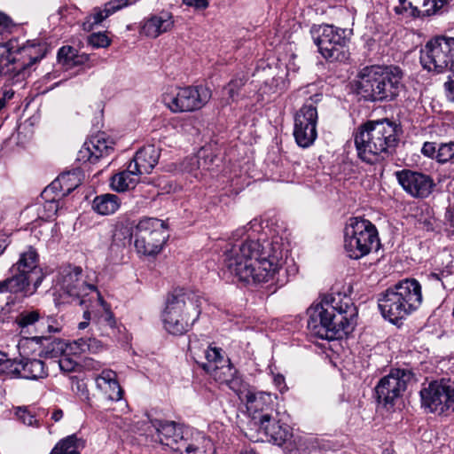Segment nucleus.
I'll use <instances>...</instances> for the list:
<instances>
[{
  "mask_svg": "<svg viewBox=\"0 0 454 454\" xmlns=\"http://www.w3.org/2000/svg\"><path fill=\"white\" fill-rule=\"evenodd\" d=\"M257 220L233 231L231 245L224 252V265L231 275L247 284L272 280L281 268L283 252L278 242L254 238Z\"/></svg>",
  "mask_w": 454,
  "mask_h": 454,
  "instance_id": "1",
  "label": "nucleus"
},
{
  "mask_svg": "<svg viewBox=\"0 0 454 454\" xmlns=\"http://www.w3.org/2000/svg\"><path fill=\"white\" fill-rule=\"evenodd\" d=\"M308 328L312 334L334 340L351 332L356 324V308L348 297L340 294L325 297L320 304L309 309Z\"/></svg>",
  "mask_w": 454,
  "mask_h": 454,
  "instance_id": "2",
  "label": "nucleus"
},
{
  "mask_svg": "<svg viewBox=\"0 0 454 454\" xmlns=\"http://www.w3.org/2000/svg\"><path fill=\"white\" fill-rule=\"evenodd\" d=\"M357 78V93L371 102L393 101L405 88L404 73L397 66L365 67Z\"/></svg>",
  "mask_w": 454,
  "mask_h": 454,
  "instance_id": "3",
  "label": "nucleus"
},
{
  "mask_svg": "<svg viewBox=\"0 0 454 454\" xmlns=\"http://www.w3.org/2000/svg\"><path fill=\"white\" fill-rule=\"evenodd\" d=\"M398 144L397 126L387 121H368L355 134L357 156L370 164L391 153Z\"/></svg>",
  "mask_w": 454,
  "mask_h": 454,
  "instance_id": "4",
  "label": "nucleus"
},
{
  "mask_svg": "<svg viewBox=\"0 0 454 454\" xmlns=\"http://www.w3.org/2000/svg\"><path fill=\"white\" fill-rule=\"evenodd\" d=\"M45 53L46 47L40 43L20 46L15 39L0 43V76L12 83L22 82Z\"/></svg>",
  "mask_w": 454,
  "mask_h": 454,
  "instance_id": "5",
  "label": "nucleus"
},
{
  "mask_svg": "<svg viewBox=\"0 0 454 454\" xmlns=\"http://www.w3.org/2000/svg\"><path fill=\"white\" fill-rule=\"evenodd\" d=\"M9 271L11 276L0 281V294L29 297L36 293L45 277L39 266V254L32 247L20 254Z\"/></svg>",
  "mask_w": 454,
  "mask_h": 454,
  "instance_id": "6",
  "label": "nucleus"
},
{
  "mask_svg": "<svg viewBox=\"0 0 454 454\" xmlns=\"http://www.w3.org/2000/svg\"><path fill=\"white\" fill-rule=\"evenodd\" d=\"M201 296L192 291L178 289L171 293L162 313L165 329L171 334L188 332L201 313Z\"/></svg>",
  "mask_w": 454,
  "mask_h": 454,
  "instance_id": "7",
  "label": "nucleus"
},
{
  "mask_svg": "<svg viewBox=\"0 0 454 454\" xmlns=\"http://www.w3.org/2000/svg\"><path fill=\"white\" fill-rule=\"evenodd\" d=\"M421 303L420 284L414 278H406L385 292L379 299V309L385 318L395 325L417 310Z\"/></svg>",
  "mask_w": 454,
  "mask_h": 454,
  "instance_id": "8",
  "label": "nucleus"
},
{
  "mask_svg": "<svg viewBox=\"0 0 454 454\" xmlns=\"http://www.w3.org/2000/svg\"><path fill=\"white\" fill-rule=\"evenodd\" d=\"M81 267L68 266L63 269L59 275L56 289L62 302L88 307L90 294H94L101 306L106 302L98 291L96 286L88 281Z\"/></svg>",
  "mask_w": 454,
  "mask_h": 454,
  "instance_id": "9",
  "label": "nucleus"
},
{
  "mask_svg": "<svg viewBox=\"0 0 454 454\" xmlns=\"http://www.w3.org/2000/svg\"><path fill=\"white\" fill-rule=\"evenodd\" d=\"M380 243L378 231L369 220L352 217L344 231V249L351 259L367 255Z\"/></svg>",
  "mask_w": 454,
  "mask_h": 454,
  "instance_id": "10",
  "label": "nucleus"
},
{
  "mask_svg": "<svg viewBox=\"0 0 454 454\" xmlns=\"http://www.w3.org/2000/svg\"><path fill=\"white\" fill-rule=\"evenodd\" d=\"M189 350L195 363L215 380L230 381L231 366L230 361L224 358L222 348H212L207 341L201 343L195 336L190 339Z\"/></svg>",
  "mask_w": 454,
  "mask_h": 454,
  "instance_id": "11",
  "label": "nucleus"
},
{
  "mask_svg": "<svg viewBox=\"0 0 454 454\" xmlns=\"http://www.w3.org/2000/svg\"><path fill=\"white\" fill-rule=\"evenodd\" d=\"M421 406L438 415L454 411V380H433L421 388Z\"/></svg>",
  "mask_w": 454,
  "mask_h": 454,
  "instance_id": "12",
  "label": "nucleus"
},
{
  "mask_svg": "<svg viewBox=\"0 0 454 454\" xmlns=\"http://www.w3.org/2000/svg\"><path fill=\"white\" fill-rule=\"evenodd\" d=\"M420 63L425 69L437 74L454 69V37L437 36L421 51Z\"/></svg>",
  "mask_w": 454,
  "mask_h": 454,
  "instance_id": "13",
  "label": "nucleus"
},
{
  "mask_svg": "<svg viewBox=\"0 0 454 454\" xmlns=\"http://www.w3.org/2000/svg\"><path fill=\"white\" fill-rule=\"evenodd\" d=\"M168 238L167 226L163 221L145 218L137 225L135 247L139 254L154 255L160 252Z\"/></svg>",
  "mask_w": 454,
  "mask_h": 454,
  "instance_id": "14",
  "label": "nucleus"
},
{
  "mask_svg": "<svg viewBox=\"0 0 454 454\" xmlns=\"http://www.w3.org/2000/svg\"><path fill=\"white\" fill-rule=\"evenodd\" d=\"M211 98L208 88L189 86L162 95V102L173 113L192 112L200 109Z\"/></svg>",
  "mask_w": 454,
  "mask_h": 454,
  "instance_id": "15",
  "label": "nucleus"
},
{
  "mask_svg": "<svg viewBox=\"0 0 454 454\" xmlns=\"http://www.w3.org/2000/svg\"><path fill=\"white\" fill-rule=\"evenodd\" d=\"M413 377V372L409 369H392L375 387L379 402L385 405H393L403 395Z\"/></svg>",
  "mask_w": 454,
  "mask_h": 454,
  "instance_id": "16",
  "label": "nucleus"
},
{
  "mask_svg": "<svg viewBox=\"0 0 454 454\" xmlns=\"http://www.w3.org/2000/svg\"><path fill=\"white\" fill-rule=\"evenodd\" d=\"M344 34L345 30L334 26H320L314 42L325 59L330 61H341L346 58Z\"/></svg>",
  "mask_w": 454,
  "mask_h": 454,
  "instance_id": "17",
  "label": "nucleus"
},
{
  "mask_svg": "<svg viewBox=\"0 0 454 454\" xmlns=\"http://www.w3.org/2000/svg\"><path fill=\"white\" fill-rule=\"evenodd\" d=\"M253 425L258 427L257 435L252 432L247 435L254 442H271L278 446L285 443L290 437V427L286 424H281L271 413L266 412L254 416Z\"/></svg>",
  "mask_w": 454,
  "mask_h": 454,
  "instance_id": "18",
  "label": "nucleus"
},
{
  "mask_svg": "<svg viewBox=\"0 0 454 454\" xmlns=\"http://www.w3.org/2000/svg\"><path fill=\"white\" fill-rule=\"evenodd\" d=\"M317 110L312 98L307 101L294 117V136L297 145L306 148L317 138Z\"/></svg>",
  "mask_w": 454,
  "mask_h": 454,
  "instance_id": "19",
  "label": "nucleus"
},
{
  "mask_svg": "<svg viewBox=\"0 0 454 454\" xmlns=\"http://www.w3.org/2000/svg\"><path fill=\"white\" fill-rule=\"evenodd\" d=\"M395 176L402 188L414 198H427L434 185L429 176L411 169L396 171Z\"/></svg>",
  "mask_w": 454,
  "mask_h": 454,
  "instance_id": "20",
  "label": "nucleus"
},
{
  "mask_svg": "<svg viewBox=\"0 0 454 454\" xmlns=\"http://www.w3.org/2000/svg\"><path fill=\"white\" fill-rule=\"evenodd\" d=\"M152 425L157 434V439L160 444L169 447L173 451L181 450V442H184L182 428L173 421L153 420Z\"/></svg>",
  "mask_w": 454,
  "mask_h": 454,
  "instance_id": "21",
  "label": "nucleus"
},
{
  "mask_svg": "<svg viewBox=\"0 0 454 454\" xmlns=\"http://www.w3.org/2000/svg\"><path fill=\"white\" fill-rule=\"evenodd\" d=\"M113 141L105 137L104 134L92 137L85 142L78 153V160L83 162H97L100 158L108 156L113 151Z\"/></svg>",
  "mask_w": 454,
  "mask_h": 454,
  "instance_id": "22",
  "label": "nucleus"
},
{
  "mask_svg": "<svg viewBox=\"0 0 454 454\" xmlns=\"http://www.w3.org/2000/svg\"><path fill=\"white\" fill-rule=\"evenodd\" d=\"M95 384L98 390L110 401H119L122 398L123 390L118 380L116 372L112 370H103L95 376Z\"/></svg>",
  "mask_w": 454,
  "mask_h": 454,
  "instance_id": "23",
  "label": "nucleus"
},
{
  "mask_svg": "<svg viewBox=\"0 0 454 454\" xmlns=\"http://www.w3.org/2000/svg\"><path fill=\"white\" fill-rule=\"evenodd\" d=\"M173 25L172 14L168 12H162L145 19L141 25L140 33L148 37L156 38L160 34L170 30Z\"/></svg>",
  "mask_w": 454,
  "mask_h": 454,
  "instance_id": "24",
  "label": "nucleus"
},
{
  "mask_svg": "<svg viewBox=\"0 0 454 454\" xmlns=\"http://www.w3.org/2000/svg\"><path fill=\"white\" fill-rule=\"evenodd\" d=\"M129 4V0H111L105 4L104 8L96 7L92 13L89 15L82 23V28L85 31H90L95 25L100 24L115 12Z\"/></svg>",
  "mask_w": 454,
  "mask_h": 454,
  "instance_id": "25",
  "label": "nucleus"
},
{
  "mask_svg": "<svg viewBox=\"0 0 454 454\" xmlns=\"http://www.w3.org/2000/svg\"><path fill=\"white\" fill-rule=\"evenodd\" d=\"M160 151L153 145H147L138 150L130 161L140 174H149L158 163Z\"/></svg>",
  "mask_w": 454,
  "mask_h": 454,
  "instance_id": "26",
  "label": "nucleus"
},
{
  "mask_svg": "<svg viewBox=\"0 0 454 454\" xmlns=\"http://www.w3.org/2000/svg\"><path fill=\"white\" fill-rule=\"evenodd\" d=\"M141 175L136 165L129 162L125 171L116 174L112 177L111 186L118 192H124L134 188L138 183Z\"/></svg>",
  "mask_w": 454,
  "mask_h": 454,
  "instance_id": "27",
  "label": "nucleus"
},
{
  "mask_svg": "<svg viewBox=\"0 0 454 454\" xmlns=\"http://www.w3.org/2000/svg\"><path fill=\"white\" fill-rule=\"evenodd\" d=\"M120 206V198L111 193L98 195L92 201V209L101 215H108L115 213Z\"/></svg>",
  "mask_w": 454,
  "mask_h": 454,
  "instance_id": "28",
  "label": "nucleus"
},
{
  "mask_svg": "<svg viewBox=\"0 0 454 454\" xmlns=\"http://www.w3.org/2000/svg\"><path fill=\"white\" fill-rule=\"evenodd\" d=\"M178 452L180 454H214V448L210 439L198 434L192 442L185 438L184 442H181V450Z\"/></svg>",
  "mask_w": 454,
  "mask_h": 454,
  "instance_id": "29",
  "label": "nucleus"
},
{
  "mask_svg": "<svg viewBox=\"0 0 454 454\" xmlns=\"http://www.w3.org/2000/svg\"><path fill=\"white\" fill-rule=\"evenodd\" d=\"M48 376V370L44 362L40 359L21 360V378L27 380H39Z\"/></svg>",
  "mask_w": 454,
  "mask_h": 454,
  "instance_id": "30",
  "label": "nucleus"
},
{
  "mask_svg": "<svg viewBox=\"0 0 454 454\" xmlns=\"http://www.w3.org/2000/svg\"><path fill=\"white\" fill-rule=\"evenodd\" d=\"M248 409L254 411L253 418L270 412L272 414V398L270 394L259 393L247 395Z\"/></svg>",
  "mask_w": 454,
  "mask_h": 454,
  "instance_id": "31",
  "label": "nucleus"
},
{
  "mask_svg": "<svg viewBox=\"0 0 454 454\" xmlns=\"http://www.w3.org/2000/svg\"><path fill=\"white\" fill-rule=\"evenodd\" d=\"M30 340L35 344L44 347V348L39 353L40 356L51 358L57 357L64 351L65 344L59 340H53L52 341H50V338L43 335L34 336Z\"/></svg>",
  "mask_w": 454,
  "mask_h": 454,
  "instance_id": "32",
  "label": "nucleus"
},
{
  "mask_svg": "<svg viewBox=\"0 0 454 454\" xmlns=\"http://www.w3.org/2000/svg\"><path fill=\"white\" fill-rule=\"evenodd\" d=\"M53 182L58 184L56 186L63 197L67 196L81 184L79 173L75 171L62 173Z\"/></svg>",
  "mask_w": 454,
  "mask_h": 454,
  "instance_id": "33",
  "label": "nucleus"
},
{
  "mask_svg": "<svg viewBox=\"0 0 454 454\" xmlns=\"http://www.w3.org/2000/svg\"><path fill=\"white\" fill-rule=\"evenodd\" d=\"M82 442L76 434H71L60 440L50 454H80L79 449Z\"/></svg>",
  "mask_w": 454,
  "mask_h": 454,
  "instance_id": "34",
  "label": "nucleus"
},
{
  "mask_svg": "<svg viewBox=\"0 0 454 454\" xmlns=\"http://www.w3.org/2000/svg\"><path fill=\"white\" fill-rule=\"evenodd\" d=\"M44 319L39 310H24L20 312L16 317V324L20 328V333H25V330L29 326L39 324Z\"/></svg>",
  "mask_w": 454,
  "mask_h": 454,
  "instance_id": "35",
  "label": "nucleus"
},
{
  "mask_svg": "<svg viewBox=\"0 0 454 454\" xmlns=\"http://www.w3.org/2000/svg\"><path fill=\"white\" fill-rule=\"evenodd\" d=\"M247 82L245 74H239L230 81L224 87L223 91L228 95V103L234 102L238 99L240 90Z\"/></svg>",
  "mask_w": 454,
  "mask_h": 454,
  "instance_id": "36",
  "label": "nucleus"
},
{
  "mask_svg": "<svg viewBox=\"0 0 454 454\" xmlns=\"http://www.w3.org/2000/svg\"><path fill=\"white\" fill-rule=\"evenodd\" d=\"M398 5L395 6L394 11L396 14H402L406 17L417 18L422 16L421 10L413 5V0H398Z\"/></svg>",
  "mask_w": 454,
  "mask_h": 454,
  "instance_id": "37",
  "label": "nucleus"
},
{
  "mask_svg": "<svg viewBox=\"0 0 454 454\" xmlns=\"http://www.w3.org/2000/svg\"><path fill=\"white\" fill-rule=\"evenodd\" d=\"M416 4H421L422 16H431L442 9L449 0H413Z\"/></svg>",
  "mask_w": 454,
  "mask_h": 454,
  "instance_id": "38",
  "label": "nucleus"
},
{
  "mask_svg": "<svg viewBox=\"0 0 454 454\" xmlns=\"http://www.w3.org/2000/svg\"><path fill=\"white\" fill-rule=\"evenodd\" d=\"M0 372L11 378H21V360L10 359L7 356L0 365Z\"/></svg>",
  "mask_w": 454,
  "mask_h": 454,
  "instance_id": "39",
  "label": "nucleus"
},
{
  "mask_svg": "<svg viewBox=\"0 0 454 454\" xmlns=\"http://www.w3.org/2000/svg\"><path fill=\"white\" fill-rule=\"evenodd\" d=\"M96 340L87 338H80L69 343L68 348L74 355H80L91 349L95 347Z\"/></svg>",
  "mask_w": 454,
  "mask_h": 454,
  "instance_id": "40",
  "label": "nucleus"
},
{
  "mask_svg": "<svg viewBox=\"0 0 454 454\" xmlns=\"http://www.w3.org/2000/svg\"><path fill=\"white\" fill-rule=\"evenodd\" d=\"M16 415L20 421L28 427H38L40 426L37 415L30 411L27 408L19 407L16 411Z\"/></svg>",
  "mask_w": 454,
  "mask_h": 454,
  "instance_id": "41",
  "label": "nucleus"
},
{
  "mask_svg": "<svg viewBox=\"0 0 454 454\" xmlns=\"http://www.w3.org/2000/svg\"><path fill=\"white\" fill-rule=\"evenodd\" d=\"M74 50L71 46H63L59 50L58 60L60 64L66 67L74 65Z\"/></svg>",
  "mask_w": 454,
  "mask_h": 454,
  "instance_id": "42",
  "label": "nucleus"
},
{
  "mask_svg": "<svg viewBox=\"0 0 454 454\" xmlns=\"http://www.w3.org/2000/svg\"><path fill=\"white\" fill-rule=\"evenodd\" d=\"M88 43L93 48H106L110 45L111 40L105 33H93L89 35Z\"/></svg>",
  "mask_w": 454,
  "mask_h": 454,
  "instance_id": "43",
  "label": "nucleus"
},
{
  "mask_svg": "<svg viewBox=\"0 0 454 454\" xmlns=\"http://www.w3.org/2000/svg\"><path fill=\"white\" fill-rule=\"evenodd\" d=\"M72 389L78 396H80L81 399L88 403L90 402V393L87 384L84 380L73 379Z\"/></svg>",
  "mask_w": 454,
  "mask_h": 454,
  "instance_id": "44",
  "label": "nucleus"
},
{
  "mask_svg": "<svg viewBox=\"0 0 454 454\" xmlns=\"http://www.w3.org/2000/svg\"><path fill=\"white\" fill-rule=\"evenodd\" d=\"M215 160V156L207 152L205 149H202L199 152L198 154V167L199 168H202L203 170H209L210 167L214 164Z\"/></svg>",
  "mask_w": 454,
  "mask_h": 454,
  "instance_id": "45",
  "label": "nucleus"
},
{
  "mask_svg": "<svg viewBox=\"0 0 454 454\" xmlns=\"http://www.w3.org/2000/svg\"><path fill=\"white\" fill-rule=\"evenodd\" d=\"M57 183L53 181L46 187L41 193V197L44 201L59 200L62 198V194L59 190L57 188Z\"/></svg>",
  "mask_w": 454,
  "mask_h": 454,
  "instance_id": "46",
  "label": "nucleus"
},
{
  "mask_svg": "<svg viewBox=\"0 0 454 454\" xmlns=\"http://www.w3.org/2000/svg\"><path fill=\"white\" fill-rule=\"evenodd\" d=\"M40 327L46 328V331L41 329L40 332L42 333H59L60 331V327L57 324L56 320L52 317H45L43 320L40 323Z\"/></svg>",
  "mask_w": 454,
  "mask_h": 454,
  "instance_id": "47",
  "label": "nucleus"
},
{
  "mask_svg": "<svg viewBox=\"0 0 454 454\" xmlns=\"http://www.w3.org/2000/svg\"><path fill=\"white\" fill-rule=\"evenodd\" d=\"M56 363H58L59 369L65 372H71L77 366V363L67 355H63Z\"/></svg>",
  "mask_w": 454,
  "mask_h": 454,
  "instance_id": "48",
  "label": "nucleus"
},
{
  "mask_svg": "<svg viewBox=\"0 0 454 454\" xmlns=\"http://www.w3.org/2000/svg\"><path fill=\"white\" fill-rule=\"evenodd\" d=\"M14 90L12 89H4L0 91V113L9 105L14 97Z\"/></svg>",
  "mask_w": 454,
  "mask_h": 454,
  "instance_id": "49",
  "label": "nucleus"
},
{
  "mask_svg": "<svg viewBox=\"0 0 454 454\" xmlns=\"http://www.w3.org/2000/svg\"><path fill=\"white\" fill-rule=\"evenodd\" d=\"M183 4L196 10H206L209 6L208 0H182Z\"/></svg>",
  "mask_w": 454,
  "mask_h": 454,
  "instance_id": "50",
  "label": "nucleus"
},
{
  "mask_svg": "<svg viewBox=\"0 0 454 454\" xmlns=\"http://www.w3.org/2000/svg\"><path fill=\"white\" fill-rule=\"evenodd\" d=\"M45 211L48 212L46 215L47 218H51L55 215L59 210V200L45 201L43 206Z\"/></svg>",
  "mask_w": 454,
  "mask_h": 454,
  "instance_id": "51",
  "label": "nucleus"
},
{
  "mask_svg": "<svg viewBox=\"0 0 454 454\" xmlns=\"http://www.w3.org/2000/svg\"><path fill=\"white\" fill-rule=\"evenodd\" d=\"M421 153L427 157L435 158L437 153L436 145L432 142H426L421 149Z\"/></svg>",
  "mask_w": 454,
  "mask_h": 454,
  "instance_id": "52",
  "label": "nucleus"
},
{
  "mask_svg": "<svg viewBox=\"0 0 454 454\" xmlns=\"http://www.w3.org/2000/svg\"><path fill=\"white\" fill-rule=\"evenodd\" d=\"M444 87L448 98L454 102V72L448 76Z\"/></svg>",
  "mask_w": 454,
  "mask_h": 454,
  "instance_id": "53",
  "label": "nucleus"
},
{
  "mask_svg": "<svg viewBox=\"0 0 454 454\" xmlns=\"http://www.w3.org/2000/svg\"><path fill=\"white\" fill-rule=\"evenodd\" d=\"M450 274L449 270H441L440 272H432L428 275V279L441 282L442 287H445L443 279Z\"/></svg>",
  "mask_w": 454,
  "mask_h": 454,
  "instance_id": "54",
  "label": "nucleus"
},
{
  "mask_svg": "<svg viewBox=\"0 0 454 454\" xmlns=\"http://www.w3.org/2000/svg\"><path fill=\"white\" fill-rule=\"evenodd\" d=\"M120 235L123 236V243H122L123 246H125L126 242L129 243L130 239H131V233H130L129 230H128L127 228H124V229L121 228V229L116 231V232L114 234V242L120 239Z\"/></svg>",
  "mask_w": 454,
  "mask_h": 454,
  "instance_id": "55",
  "label": "nucleus"
},
{
  "mask_svg": "<svg viewBox=\"0 0 454 454\" xmlns=\"http://www.w3.org/2000/svg\"><path fill=\"white\" fill-rule=\"evenodd\" d=\"M274 384L277 386L280 392L284 391L286 387L285 383V378L281 374H277L273 378Z\"/></svg>",
  "mask_w": 454,
  "mask_h": 454,
  "instance_id": "56",
  "label": "nucleus"
},
{
  "mask_svg": "<svg viewBox=\"0 0 454 454\" xmlns=\"http://www.w3.org/2000/svg\"><path fill=\"white\" fill-rule=\"evenodd\" d=\"M73 12H76L75 7H68V6L65 5V6H61L59 9V14L60 15L61 19L67 17V13H73Z\"/></svg>",
  "mask_w": 454,
  "mask_h": 454,
  "instance_id": "57",
  "label": "nucleus"
},
{
  "mask_svg": "<svg viewBox=\"0 0 454 454\" xmlns=\"http://www.w3.org/2000/svg\"><path fill=\"white\" fill-rule=\"evenodd\" d=\"M274 82H275V79L272 78L270 84L269 81H266L264 82V86L262 88L263 90L264 93H267V92L274 93V92H276V90L273 89V87H276L277 85L273 84Z\"/></svg>",
  "mask_w": 454,
  "mask_h": 454,
  "instance_id": "58",
  "label": "nucleus"
},
{
  "mask_svg": "<svg viewBox=\"0 0 454 454\" xmlns=\"http://www.w3.org/2000/svg\"><path fill=\"white\" fill-rule=\"evenodd\" d=\"M63 418V411L60 410V409H57L55 410L52 414H51V419L55 421V422H58L61 419Z\"/></svg>",
  "mask_w": 454,
  "mask_h": 454,
  "instance_id": "59",
  "label": "nucleus"
},
{
  "mask_svg": "<svg viewBox=\"0 0 454 454\" xmlns=\"http://www.w3.org/2000/svg\"><path fill=\"white\" fill-rule=\"evenodd\" d=\"M10 22V19L5 14L0 12V27H7Z\"/></svg>",
  "mask_w": 454,
  "mask_h": 454,
  "instance_id": "60",
  "label": "nucleus"
},
{
  "mask_svg": "<svg viewBox=\"0 0 454 454\" xmlns=\"http://www.w3.org/2000/svg\"><path fill=\"white\" fill-rule=\"evenodd\" d=\"M446 219L454 225V209L450 208L446 212Z\"/></svg>",
  "mask_w": 454,
  "mask_h": 454,
  "instance_id": "61",
  "label": "nucleus"
},
{
  "mask_svg": "<svg viewBox=\"0 0 454 454\" xmlns=\"http://www.w3.org/2000/svg\"><path fill=\"white\" fill-rule=\"evenodd\" d=\"M240 454H256V452L252 449H248L241 451Z\"/></svg>",
  "mask_w": 454,
  "mask_h": 454,
  "instance_id": "62",
  "label": "nucleus"
},
{
  "mask_svg": "<svg viewBox=\"0 0 454 454\" xmlns=\"http://www.w3.org/2000/svg\"><path fill=\"white\" fill-rule=\"evenodd\" d=\"M6 354L4 352L0 351V365L3 364V362L5 360Z\"/></svg>",
  "mask_w": 454,
  "mask_h": 454,
  "instance_id": "63",
  "label": "nucleus"
},
{
  "mask_svg": "<svg viewBox=\"0 0 454 454\" xmlns=\"http://www.w3.org/2000/svg\"><path fill=\"white\" fill-rule=\"evenodd\" d=\"M382 454H395L394 451L390 450H384Z\"/></svg>",
  "mask_w": 454,
  "mask_h": 454,
  "instance_id": "64",
  "label": "nucleus"
}]
</instances>
